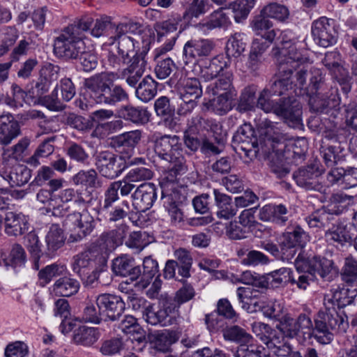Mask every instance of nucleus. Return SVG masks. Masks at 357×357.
Returning <instances> with one entry per match:
<instances>
[{
  "mask_svg": "<svg viewBox=\"0 0 357 357\" xmlns=\"http://www.w3.org/2000/svg\"><path fill=\"white\" fill-rule=\"evenodd\" d=\"M309 241L308 234L299 226L293 231L284 233L280 243L282 258L287 260L291 259L296 254V248H303Z\"/></svg>",
  "mask_w": 357,
  "mask_h": 357,
  "instance_id": "nucleus-10",
  "label": "nucleus"
},
{
  "mask_svg": "<svg viewBox=\"0 0 357 357\" xmlns=\"http://www.w3.org/2000/svg\"><path fill=\"white\" fill-rule=\"evenodd\" d=\"M100 335L97 328L82 326L73 330V340L77 344L91 346L98 341Z\"/></svg>",
  "mask_w": 357,
  "mask_h": 357,
  "instance_id": "nucleus-35",
  "label": "nucleus"
},
{
  "mask_svg": "<svg viewBox=\"0 0 357 357\" xmlns=\"http://www.w3.org/2000/svg\"><path fill=\"white\" fill-rule=\"evenodd\" d=\"M153 36L154 33L149 26L135 22V44L138 48L135 54V77H141L145 70V56L149 50Z\"/></svg>",
  "mask_w": 357,
  "mask_h": 357,
  "instance_id": "nucleus-7",
  "label": "nucleus"
},
{
  "mask_svg": "<svg viewBox=\"0 0 357 357\" xmlns=\"http://www.w3.org/2000/svg\"><path fill=\"white\" fill-rule=\"evenodd\" d=\"M96 304L99 310L105 313L109 320L114 321L119 319L125 310L123 299L115 294H102L97 296Z\"/></svg>",
  "mask_w": 357,
  "mask_h": 357,
  "instance_id": "nucleus-15",
  "label": "nucleus"
},
{
  "mask_svg": "<svg viewBox=\"0 0 357 357\" xmlns=\"http://www.w3.org/2000/svg\"><path fill=\"white\" fill-rule=\"evenodd\" d=\"M174 257L176 263L178 264V274L183 278H189L192 264V258L190 252L184 248H179L174 252Z\"/></svg>",
  "mask_w": 357,
  "mask_h": 357,
  "instance_id": "nucleus-54",
  "label": "nucleus"
},
{
  "mask_svg": "<svg viewBox=\"0 0 357 357\" xmlns=\"http://www.w3.org/2000/svg\"><path fill=\"white\" fill-rule=\"evenodd\" d=\"M115 142L118 147H121L120 160H123L128 165L134 164V132H126L116 137Z\"/></svg>",
  "mask_w": 357,
  "mask_h": 357,
  "instance_id": "nucleus-33",
  "label": "nucleus"
},
{
  "mask_svg": "<svg viewBox=\"0 0 357 357\" xmlns=\"http://www.w3.org/2000/svg\"><path fill=\"white\" fill-rule=\"evenodd\" d=\"M253 328L255 332H257V330L261 332L260 339L269 349H276L277 347H280V346L285 342V336L283 335L282 333L280 332V333H278L266 324L261 322L255 323Z\"/></svg>",
  "mask_w": 357,
  "mask_h": 357,
  "instance_id": "nucleus-29",
  "label": "nucleus"
},
{
  "mask_svg": "<svg viewBox=\"0 0 357 357\" xmlns=\"http://www.w3.org/2000/svg\"><path fill=\"white\" fill-rule=\"evenodd\" d=\"M168 162H170L168 176L160 181L162 197H169V186H171L170 190H172L176 176L184 174L187 171L185 160L180 154L175 155L174 158Z\"/></svg>",
  "mask_w": 357,
  "mask_h": 357,
  "instance_id": "nucleus-21",
  "label": "nucleus"
},
{
  "mask_svg": "<svg viewBox=\"0 0 357 357\" xmlns=\"http://www.w3.org/2000/svg\"><path fill=\"white\" fill-rule=\"evenodd\" d=\"M117 231L116 230L102 233L92 244L91 248L96 253L98 252V261L105 262L107 255L114 251L119 245Z\"/></svg>",
  "mask_w": 357,
  "mask_h": 357,
  "instance_id": "nucleus-19",
  "label": "nucleus"
},
{
  "mask_svg": "<svg viewBox=\"0 0 357 357\" xmlns=\"http://www.w3.org/2000/svg\"><path fill=\"white\" fill-rule=\"evenodd\" d=\"M73 183L76 185L88 188H98L101 187V183L98 179L96 170H80L72 178Z\"/></svg>",
  "mask_w": 357,
  "mask_h": 357,
  "instance_id": "nucleus-43",
  "label": "nucleus"
},
{
  "mask_svg": "<svg viewBox=\"0 0 357 357\" xmlns=\"http://www.w3.org/2000/svg\"><path fill=\"white\" fill-rule=\"evenodd\" d=\"M96 260H98V256L90 248L74 257L73 270L75 273L80 274L82 269L92 267Z\"/></svg>",
  "mask_w": 357,
  "mask_h": 357,
  "instance_id": "nucleus-50",
  "label": "nucleus"
},
{
  "mask_svg": "<svg viewBox=\"0 0 357 357\" xmlns=\"http://www.w3.org/2000/svg\"><path fill=\"white\" fill-rule=\"evenodd\" d=\"M332 215L324 206L307 216L305 220L310 227L321 229L329 225L333 219Z\"/></svg>",
  "mask_w": 357,
  "mask_h": 357,
  "instance_id": "nucleus-52",
  "label": "nucleus"
},
{
  "mask_svg": "<svg viewBox=\"0 0 357 357\" xmlns=\"http://www.w3.org/2000/svg\"><path fill=\"white\" fill-rule=\"evenodd\" d=\"M156 91L155 81L150 76L146 75L135 89V96L139 100L147 102L153 98Z\"/></svg>",
  "mask_w": 357,
  "mask_h": 357,
  "instance_id": "nucleus-49",
  "label": "nucleus"
},
{
  "mask_svg": "<svg viewBox=\"0 0 357 357\" xmlns=\"http://www.w3.org/2000/svg\"><path fill=\"white\" fill-rule=\"evenodd\" d=\"M217 206L216 214L219 218L229 220L233 218L237 212L236 204L234 205L231 198L218 190H213Z\"/></svg>",
  "mask_w": 357,
  "mask_h": 357,
  "instance_id": "nucleus-32",
  "label": "nucleus"
},
{
  "mask_svg": "<svg viewBox=\"0 0 357 357\" xmlns=\"http://www.w3.org/2000/svg\"><path fill=\"white\" fill-rule=\"evenodd\" d=\"M312 34L316 43L324 47L335 43L337 37L333 21L324 17L313 22Z\"/></svg>",
  "mask_w": 357,
  "mask_h": 357,
  "instance_id": "nucleus-12",
  "label": "nucleus"
},
{
  "mask_svg": "<svg viewBox=\"0 0 357 357\" xmlns=\"http://www.w3.org/2000/svg\"><path fill=\"white\" fill-rule=\"evenodd\" d=\"M158 262L151 257H146L142 264L135 266V287L146 289L158 273Z\"/></svg>",
  "mask_w": 357,
  "mask_h": 357,
  "instance_id": "nucleus-18",
  "label": "nucleus"
},
{
  "mask_svg": "<svg viewBox=\"0 0 357 357\" xmlns=\"http://www.w3.org/2000/svg\"><path fill=\"white\" fill-rule=\"evenodd\" d=\"M134 63L123 69L121 76L117 74L109 72H102L96 74L84 80V86L86 94L96 103H105L114 105L116 102L128 99V95L119 86H115L112 89L110 86L113 84L115 79L121 77L126 79L127 82L134 85V76L132 75L134 71Z\"/></svg>",
  "mask_w": 357,
  "mask_h": 357,
  "instance_id": "nucleus-2",
  "label": "nucleus"
},
{
  "mask_svg": "<svg viewBox=\"0 0 357 357\" xmlns=\"http://www.w3.org/2000/svg\"><path fill=\"white\" fill-rule=\"evenodd\" d=\"M257 89L255 86H248L243 89L238 98L236 109L240 113L254 111L257 107Z\"/></svg>",
  "mask_w": 357,
  "mask_h": 357,
  "instance_id": "nucleus-40",
  "label": "nucleus"
},
{
  "mask_svg": "<svg viewBox=\"0 0 357 357\" xmlns=\"http://www.w3.org/2000/svg\"><path fill=\"white\" fill-rule=\"evenodd\" d=\"M128 342L132 343L133 340L130 337H128L126 341L122 337H118L102 340L99 347V351L103 356H112L116 355L126 348Z\"/></svg>",
  "mask_w": 357,
  "mask_h": 357,
  "instance_id": "nucleus-41",
  "label": "nucleus"
},
{
  "mask_svg": "<svg viewBox=\"0 0 357 357\" xmlns=\"http://www.w3.org/2000/svg\"><path fill=\"white\" fill-rule=\"evenodd\" d=\"M292 271L290 268L282 267L267 274V280L275 288L291 283Z\"/></svg>",
  "mask_w": 357,
  "mask_h": 357,
  "instance_id": "nucleus-59",
  "label": "nucleus"
},
{
  "mask_svg": "<svg viewBox=\"0 0 357 357\" xmlns=\"http://www.w3.org/2000/svg\"><path fill=\"white\" fill-rule=\"evenodd\" d=\"M227 68V62L222 55L214 56L201 66L200 75L205 81H210L224 73Z\"/></svg>",
  "mask_w": 357,
  "mask_h": 357,
  "instance_id": "nucleus-28",
  "label": "nucleus"
},
{
  "mask_svg": "<svg viewBox=\"0 0 357 357\" xmlns=\"http://www.w3.org/2000/svg\"><path fill=\"white\" fill-rule=\"evenodd\" d=\"M266 41H262L259 39H255L252 42L251 50L249 54L248 67L252 70H256L263 61V54L268 48L270 44Z\"/></svg>",
  "mask_w": 357,
  "mask_h": 357,
  "instance_id": "nucleus-44",
  "label": "nucleus"
},
{
  "mask_svg": "<svg viewBox=\"0 0 357 357\" xmlns=\"http://www.w3.org/2000/svg\"><path fill=\"white\" fill-rule=\"evenodd\" d=\"M112 270L117 275L127 278L134 275V262L131 257L122 255L113 261Z\"/></svg>",
  "mask_w": 357,
  "mask_h": 357,
  "instance_id": "nucleus-58",
  "label": "nucleus"
},
{
  "mask_svg": "<svg viewBox=\"0 0 357 357\" xmlns=\"http://www.w3.org/2000/svg\"><path fill=\"white\" fill-rule=\"evenodd\" d=\"M278 45L272 50V55L275 58L278 73L271 81L268 90L274 96L288 95L287 92L293 88L291 77L293 71L309 61L298 51V41L289 36L287 31H282L278 37Z\"/></svg>",
  "mask_w": 357,
  "mask_h": 357,
  "instance_id": "nucleus-1",
  "label": "nucleus"
},
{
  "mask_svg": "<svg viewBox=\"0 0 357 357\" xmlns=\"http://www.w3.org/2000/svg\"><path fill=\"white\" fill-rule=\"evenodd\" d=\"M85 50V45L79 36L71 34L66 29H63L54 43V52L61 58L66 59H77Z\"/></svg>",
  "mask_w": 357,
  "mask_h": 357,
  "instance_id": "nucleus-6",
  "label": "nucleus"
},
{
  "mask_svg": "<svg viewBox=\"0 0 357 357\" xmlns=\"http://www.w3.org/2000/svg\"><path fill=\"white\" fill-rule=\"evenodd\" d=\"M202 95V86L199 79L195 77L185 79L180 89L182 100L189 99L196 101Z\"/></svg>",
  "mask_w": 357,
  "mask_h": 357,
  "instance_id": "nucleus-45",
  "label": "nucleus"
},
{
  "mask_svg": "<svg viewBox=\"0 0 357 357\" xmlns=\"http://www.w3.org/2000/svg\"><path fill=\"white\" fill-rule=\"evenodd\" d=\"M69 221L75 225V231L70 235L71 242H77L89 235L95 228V220L86 210L68 215Z\"/></svg>",
  "mask_w": 357,
  "mask_h": 357,
  "instance_id": "nucleus-13",
  "label": "nucleus"
},
{
  "mask_svg": "<svg viewBox=\"0 0 357 357\" xmlns=\"http://www.w3.org/2000/svg\"><path fill=\"white\" fill-rule=\"evenodd\" d=\"M355 232V226L351 223H340L326 231L324 237L329 244L337 247L342 246L346 243H351Z\"/></svg>",
  "mask_w": 357,
  "mask_h": 357,
  "instance_id": "nucleus-17",
  "label": "nucleus"
},
{
  "mask_svg": "<svg viewBox=\"0 0 357 357\" xmlns=\"http://www.w3.org/2000/svg\"><path fill=\"white\" fill-rule=\"evenodd\" d=\"M26 262V254L22 246L18 243L13 245L8 257V266L14 268H20Z\"/></svg>",
  "mask_w": 357,
  "mask_h": 357,
  "instance_id": "nucleus-62",
  "label": "nucleus"
},
{
  "mask_svg": "<svg viewBox=\"0 0 357 357\" xmlns=\"http://www.w3.org/2000/svg\"><path fill=\"white\" fill-rule=\"evenodd\" d=\"M93 23L94 20L91 17L85 16L68 25L65 29L75 36H79L82 39L83 33L90 30Z\"/></svg>",
  "mask_w": 357,
  "mask_h": 357,
  "instance_id": "nucleus-63",
  "label": "nucleus"
},
{
  "mask_svg": "<svg viewBox=\"0 0 357 357\" xmlns=\"http://www.w3.org/2000/svg\"><path fill=\"white\" fill-rule=\"evenodd\" d=\"M26 217L22 213L8 212L5 218V231L9 236L24 234L29 229Z\"/></svg>",
  "mask_w": 357,
  "mask_h": 357,
  "instance_id": "nucleus-26",
  "label": "nucleus"
},
{
  "mask_svg": "<svg viewBox=\"0 0 357 357\" xmlns=\"http://www.w3.org/2000/svg\"><path fill=\"white\" fill-rule=\"evenodd\" d=\"M317 257V255L299 253L294 261L298 273H308L312 278H315Z\"/></svg>",
  "mask_w": 357,
  "mask_h": 357,
  "instance_id": "nucleus-48",
  "label": "nucleus"
},
{
  "mask_svg": "<svg viewBox=\"0 0 357 357\" xmlns=\"http://www.w3.org/2000/svg\"><path fill=\"white\" fill-rule=\"evenodd\" d=\"M256 0H238L232 2L227 8V11L234 14L236 22H241L247 18L250 10L254 8Z\"/></svg>",
  "mask_w": 357,
  "mask_h": 357,
  "instance_id": "nucleus-47",
  "label": "nucleus"
},
{
  "mask_svg": "<svg viewBox=\"0 0 357 357\" xmlns=\"http://www.w3.org/2000/svg\"><path fill=\"white\" fill-rule=\"evenodd\" d=\"M308 97L310 110L315 113L326 114L335 119L340 114V98L337 89H331V91H324V94H305Z\"/></svg>",
  "mask_w": 357,
  "mask_h": 357,
  "instance_id": "nucleus-5",
  "label": "nucleus"
},
{
  "mask_svg": "<svg viewBox=\"0 0 357 357\" xmlns=\"http://www.w3.org/2000/svg\"><path fill=\"white\" fill-rule=\"evenodd\" d=\"M156 197L155 185L145 182L137 185L135 190V209L146 211L149 209Z\"/></svg>",
  "mask_w": 357,
  "mask_h": 357,
  "instance_id": "nucleus-24",
  "label": "nucleus"
},
{
  "mask_svg": "<svg viewBox=\"0 0 357 357\" xmlns=\"http://www.w3.org/2000/svg\"><path fill=\"white\" fill-rule=\"evenodd\" d=\"M216 98L204 103V105L207 109H211L216 114L222 116L231 109V100L234 98L226 96V94H218Z\"/></svg>",
  "mask_w": 357,
  "mask_h": 357,
  "instance_id": "nucleus-53",
  "label": "nucleus"
},
{
  "mask_svg": "<svg viewBox=\"0 0 357 357\" xmlns=\"http://www.w3.org/2000/svg\"><path fill=\"white\" fill-rule=\"evenodd\" d=\"M331 89H337L329 86L326 83L325 75L319 68L310 70L309 84L304 89V93L310 94L318 92V94H324V91H331Z\"/></svg>",
  "mask_w": 357,
  "mask_h": 357,
  "instance_id": "nucleus-31",
  "label": "nucleus"
},
{
  "mask_svg": "<svg viewBox=\"0 0 357 357\" xmlns=\"http://www.w3.org/2000/svg\"><path fill=\"white\" fill-rule=\"evenodd\" d=\"M349 291L348 289H336L333 291L332 295H326L324 298V301L331 303L333 307L340 309L353 302V296H349Z\"/></svg>",
  "mask_w": 357,
  "mask_h": 357,
  "instance_id": "nucleus-56",
  "label": "nucleus"
},
{
  "mask_svg": "<svg viewBox=\"0 0 357 357\" xmlns=\"http://www.w3.org/2000/svg\"><path fill=\"white\" fill-rule=\"evenodd\" d=\"M273 22L263 14L261 10L250 23V27L255 33L268 43H273L277 35L278 31L273 29Z\"/></svg>",
  "mask_w": 357,
  "mask_h": 357,
  "instance_id": "nucleus-22",
  "label": "nucleus"
},
{
  "mask_svg": "<svg viewBox=\"0 0 357 357\" xmlns=\"http://www.w3.org/2000/svg\"><path fill=\"white\" fill-rule=\"evenodd\" d=\"M20 134L19 123L12 114L8 113L0 116V144H9Z\"/></svg>",
  "mask_w": 357,
  "mask_h": 357,
  "instance_id": "nucleus-23",
  "label": "nucleus"
},
{
  "mask_svg": "<svg viewBox=\"0 0 357 357\" xmlns=\"http://www.w3.org/2000/svg\"><path fill=\"white\" fill-rule=\"evenodd\" d=\"M181 21V17H178L155 22L153 28L156 32L158 42H163L164 40L173 37H174V41H176L180 33V31H177V29Z\"/></svg>",
  "mask_w": 357,
  "mask_h": 357,
  "instance_id": "nucleus-27",
  "label": "nucleus"
},
{
  "mask_svg": "<svg viewBox=\"0 0 357 357\" xmlns=\"http://www.w3.org/2000/svg\"><path fill=\"white\" fill-rule=\"evenodd\" d=\"M296 184L307 190L321 192L324 185L321 181V172L315 164L300 167L293 174Z\"/></svg>",
  "mask_w": 357,
  "mask_h": 357,
  "instance_id": "nucleus-9",
  "label": "nucleus"
},
{
  "mask_svg": "<svg viewBox=\"0 0 357 357\" xmlns=\"http://www.w3.org/2000/svg\"><path fill=\"white\" fill-rule=\"evenodd\" d=\"M277 328L289 338L296 337L300 332L309 336L310 329L312 328V321L305 314H300L296 319L284 315L280 319Z\"/></svg>",
  "mask_w": 357,
  "mask_h": 357,
  "instance_id": "nucleus-8",
  "label": "nucleus"
},
{
  "mask_svg": "<svg viewBox=\"0 0 357 357\" xmlns=\"http://www.w3.org/2000/svg\"><path fill=\"white\" fill-rule=\"evenodd\" d=\"M337 273L338 269L333 260L320 256L317 257L316 276L319 275L326 280H331Z\"/></svg>",
  "mask_w": 357,
  "mask_h": 357,
  "instance_id": "nucleus-55",
  "label": "nucleus"
},
{
  "mask_svg": "<svg viewBox=\"0 0 357 357\" xmlns=\"http://www.w3.org/2000/svg\"><path fill=\"white\" fill-rule=\"evenodd\" d=\"M154 150L162 160L172 161L175 155H179L181 143L176 135H163L155 141Z\"/></svg>",
  "mask_w": 357,
  "mask_h": 357,
  "instance_id": "nucleus-16",
  "label": "nucleus"
},
{
  "mask_svg": "<svg viewBox=\"0 0 357 357\" xmlns=\"http://www.w3.org/2000/svg\"><path fill=\"white\" fill-rule=\"evenodd\" d=\"M79 289V282L72 278L64 276L56 280L53 285L56 296L68 297L75 294Z\"/></svg>",
  "mask_w": 357,
  "mask_h": 357,
  "instance_id": "nucleus-38",
  "label": "nucleus"
},
{
  "mask_svg": "<svg viewBox=\"0 0 357 357\" xmlns=\"http://www.w3.org/2000/svg\"><path fill=\"white\" fill-rule=\"evenodd\" d=\"M276 116L282 118L284 123L293 128L301 129L303 126L302 107L294 96L284 98L282 107L278 110Z\"/></svg>",
  "mask_w": 357,
  "mask_h": 357,
  "instance_id": "nucleus-14",
  "label": "nucleus"
},
{
  "mask_svg": "<svg viewBox=\"0 0 357 357\" xmlns=\"http://www.w3.org/2000/svg\"><path fill=\"white\" fill-rule=\"evenodd\" d=\"M46 250L47 256H52L65 243L63 230L58 225H52L45 236Z\"/></svg>",
  "mask_w": 357,
  "mask_h": 357,
  "instance_id": "nucleus-34",
  "label": "nucleus"
},
{
  "mask_svg": "<svg viewBox=\"0 0 357 357\" xmlns=\"http://www.w3.org/2000/svg\"><path fill=\"white\" fill-rule=\"evenodd\" d=\"M214 43L208 39H195L188 41L183 47V56L187 64L197 57L208 56L214 48Z\"/></svg>",
  "mask_w": 357,
  "mask_h": 357,
  "instance_id": "nucleus-20",
  "label": "nucleus"
},
{
  "mask_svg": "<svg viewBox=\"0 0 357 357\" xmlns=\"http://www.w3.org/2000/svg\"><path fill=\"white\" fill-rule=\"evenodd\" d=\"M245 36L241 33H236L227 43L226 54L228 58H238L245 51Z\"/></svg>",
  "mask_w": 357,
  "mask_h": 357,
  "instance_id": "nucleus-51",
  "label": "nucleus"
},
{
  "mask_svg": "<svg viewBox=\"0 0 357 357\" xmlns=\"http://www.w3.org/2000/svg\"><path fill=\"white\" fill-rule=\"evenodd\" d=\"M143 319L151 325L160 324L165 326L173 324L172 318H169L165 312L160 308L157 311L146 309L140 310Z\"/></svg>",
  "mask_w": 357,
  "mask_h": 357,
  "instance_id": "nucleus-57",
  "label": "nucleus"
},
{
  "mask_svg": "<svg viewBox=\"0 0 357 357\" xmlns=\"http://www.w3.org/2000/svg\"><path fill=\"white\" fill-rule=\"evenodd\" d=\"M66 267L61 264H52L46 266L38 274L40 284L45 286L51 281L53 277L63 275L66 273Z\"/></svg>",
  "mask_w": 357,
  "mask_h": 357,
  "instance_id": "nucleus-60",
  "label": "nucleus"
},
{
  "mask_svg": "<svg viewBox=\"0 0 357 357\" xmlns=\"http://www.w3.org/2000/svg\"><path fill=\"white\" fill-rule=\"evenodd\" d=\"M96 165L100 174L107 178H114L117 177L126 167H129L127 162L120 160L114 154L109 151H102L96 156Z\"/></svg>",
  "mask_w": 357,
  "mask_h": 357,
  "instance_id": "nucleus-11",
  "label": "nucleus"
},
{
  "mask_svg": "<svg viewBox=\"0 0 357 357\" xmlns=\"http://www.w3.org/2000/svg\"><path fill=\"white\" fill-rule=\"evenodd\" d=\"M259 133L263 138L265 143L271 144L273 149H274V143H280L282 137L280 130L276 124L268 119L262 121L258 126Z\"/></svg>",
  "mask_w": 357,
  "mask_h": 357,
  "instance_id": "nucleus-42",
  "label": "nucleus"
},
{
  "mask_svg": "<svg viewBox=\"0 0 357 357\" xmlns=\"http://www.w3.org/2000/svg\"><path fill=\"white\" fill-rule=\"evenodd\" d=\"M222 335L225 340L240 344V346L250 344L253 340L245 328L237 325L226 326L222 329Z\"/></svg>",
  "mask_w": 357,
  "mask_h": 357,
  "instance_id": "nucleus-36",
  "label": "nucleus"
},
{
  "mask_svg": "<svg viewBox=\"0 0 357 357\" xmlns=\"http://www.w3.org/2000/svg\"><path fill=\"white\" fill-rule=\"evenodd\" d=\"M274 95L271 93L268 90V87L264 89L259 94L257 99V107L263 110L266 113L278 114L283 103L284 98L278 100H273L272 96Z\"/></svg>",
  "mask_w": 357,
  "mask_h": 357,
  "instance_id": "nucleus-37",
  "label": "nucleus"
},
{
  "mask_svg": "<svg viewBox=\"0 0 357 357\" xmlns=\"http://www.w3.org/2000/svg\"><path fill=\"white\" fill-rule=\"evenodd\" d=\"M227 8H220L213 12L208 18V20L202 24L203 27H206L208 30L214 29H227L231 24Z\"/></svg>",
  "mask_w": 357,
  "mask_h": 357,
  "instance_id": "nucleus-46",
  "label": "nucleus"
},
{
  "mask_svg": "<svg viewBox=\"0 0 357 357\" xmlns=\"http://www.w3.org/2000/svg\"><path fill=\"white\" fill-rule=\"evenodd\" d=\"M351 196L342 192L333 193L329 199V204L325 206L332 215H339L344 211L347 202L350 200Z\"/></svg>",
  "mask_w": 357,
  "mask_h": 357,
  "instance_id": "nucleus-61",
  "label": "nucleus"
},
{
  "mask_svg": "<svg viewBox=\"0 0 357 357\" xmlns=\"http://www.w3.org/2000/svg\"><path fill=\"white\" fill-rule=\"evenodd\" d=\"M178 339L176 332L165 331L156 333L149 338L157 351L167 353L171 351V346Z\"/></svg>",
  "mask_w": 357,
  "mask_h": 357,
  "instance_id": "nucleus-39",
  "label": "nucleus"
},
{
  "mask_svg": "<svg viewBox=\"0 0 357 357\" xmlns=\"http://www.w3.org/2000/svg\"><path fill=\"white\" fill-rule=\"evenodd\" d=\"M196 123L200 128L212 133L215 142L218 144H225L227 139V130L223 129L222 124L213 119H204L202 116H197Z\"/></svg>",
  "mask_w": 357,
  "mask_h": 357,
  "instance_id": "nucleus-30",
  "label": "nucleus"
},
{
  "mask_svg": "<svg viewBox=\"0 0 357 357\" xmlns=\"http://www.w3.org/2000/svg\"><path fill=\"white\" fill-rule=\"evenodd\" d=\"M324 305L314 317L309 337H314L320 344H328L333 341L335 334L347 331L349 323L347 317L339 313L331 303L324 301Z\"/></svg>",
  "mask_w": 357,
  "mask_h": 357,
  "instance_id": "nucleus-3",
  "label": "nucleus"
},
{
  "mask_svg": "<svg viewBox=\"0 0 357 357\" xmlns=\"http://www.w3.org/2000/svg\"><path fill=\"white\" fill-rule=\"evenodd\" d=\"M342 279L347 283L357 284V260L353 257L345 259L343 267Z\"/></svg>",
  "mask_w": 357,
  "mask_h": 357,
  "instance_id": "nucleus-64",
  "label": "nucleus"
},
{
  "mask_svg": "<svg viewBox=\"0 0 357 357\" xmlns=\"http://www.w3.org/2000/svg\"><path fill=\"white\" fill-rule=\"evenodd\" d=\"M10 151L4 150L0 165V176L8 182L11 188L21 187L27 183L31 178V170L20 165L10 158Z\"/></svg>",
  "mask_w": 357,
  "mask_h": 357,
  "instance_id": "nucleus-4",
  "label": "nucleus"
},
{
  "mask_svg": "<svg viewBox=\"0 0 357 357\" xmlns=\"http://www.w3.org/2000/svg\"><path fill=\"white\" fill-rule=\"evenodd\" d=\"M219 76L220 77L215 82L207 86V92L211 93L214 96L226 94V96L234 98L236 96V91L233 85V73L231 71L225 70Z\"/></svg>",
  "mask_w": 357,
  "mask_h": 357,
  "instance_id": "nucleus-25",
  "label": "nucleus"
}]
</instances>
